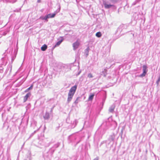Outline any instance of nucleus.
Instances as JSON below:
<instances>
[{"label":"nucleus","mask_w":160,"mask_h":160,"mask_svg":"<svg viewBox=\"0 0 160 160\" xmlns=\"http://www.w3.org/2000/svg\"><path fill=\"white\" fill-rule=\"evenodd\" d=\"M77 88V86L75 85L72 87L70 89L68 94V98L67 99V101L68 102H69L71 101L76 92Z\"/></svg>","instance_id":"f257e3e1"},{"label":"nucleus","mask_w":160,"mask_h":160,"mask_svg":"<svg viewBox=\"0 0 160 160\" xmlns=\"http://www.w3.org/2000/svg\"><path fill=\"white\" fill-rule=\"evenodd\" d=\"M143 73L140 75V76L143 77L145 76L148 71L147 67L146 65H143L142 67Z\"/></svg>","instance_id":"f03ea898"},{"label":"nucleus","mask_w":160,"mask_h":160,"mask_svg":"<svg viewBox=\"0 0 160 160\" xmlns=\"http://www.w3.org/2000/svg\"><path fill=\"white\" fill-rule=\"evenodd\" d=\"M103 3L104 7L106 8H109L112 7L114 6V5H111L109 4H108L106 2H103Z\"/></svg>","instance_id":"7ed1b4c3"},{"label":"nucleus","mask_w":160,"mask_h":160,"mask_svg":"<svg viewBox=\"0 0 160 160\" xmlns=\"http://www.w3.org/2000/svg\"><path fill=\"white\" fill-rule=\"evenodd\" d=\"M80 44V43L78 41H77L75 42L73 44V47L74 49H76L78 48V47L79 46V45Z\"/></svg>","instance_id":"20e7f679"},{"label":"nucleus","mask_w":160,"mask_h":160,"mask_svg":"<svg viewBox=\"0 0 160 160\" xmlns=\"http://www.w3.org/2000/svg\"><path fill=\"white\" fill-rule=\"evenodd\" d=\"M60 38H61V39L59 41H58L57 42V43L55 44V47H57L61 43V42H62V41L63 40V38L62 37H60Z\"/></svg>","instance_id":"39448f33"},{"label":"nucleus","mask_w":160,"mask_h":160,"mask_svg":"<svg viewBox=\"0 0 160 160\" xmlns=\"http://www.w3.org/2000/svg\"><path fill=\"white\" fill-rule=\"evenodd\" d=\"M56 14L55 13H53L52 14H48L46 17L45 19H47L48 18H53L55 17Z\"/></svg>","instance_id":"423d86ee"},{"label":"nucleus","mask_w":160,"mask_h":160,"mask_svg":"<svg viewBox=\"0 0 160 160\" xmlns=\"http://www.w3.org/2000/svg\"><path fill=\"white\" fill-rule=\"evenodd\" d=\"M95 95V94L94 93L90 94L88 98V101H92L93 98V97Z\"/></svg>","instance_id":"0eeeda50"},{"label":"nucleus","mask_w":160,"mask_h":160,"mask_svg":"<svg viewBox=\"0 0 160 160\" xmlns=\"http://www.w3.org/2000/svg\"><path fill=\"white\" fill-rule=\"evenodd\" d=\"M30 95V93H27L24 97L23 100L24 102H25L27 100L28 98L29 97Z\"/></svg>","instance_id":"6e6552de"},{"label":"nucleus","mask_w":160,"mask_h":160,"mask_svg":"<svg viewBox=\"0 0 160 160\" xmlns=\"http://www.w3.org/2000/svg\"><path fill=\"white\" fill-rule=\"evenodd\" d=\"M43 118L45 119H48L49 118V114L48 112H46L45 115L43 116Z\"/></svg>","instance_id":"1a4fd4ad"},{"label":"nucleus","mask_w":160,"mask_h":160,"mask_svg":"<svg viewBox=\"0 0 160 160\" xmlns=\"http://www.w3.org/2000/svg\"><path fill=\"white\" fill-rule=\"evenodd\" d=\"M47 48V46L46 44H44L41 48V49L42 51H45Z\"/></svg>","instance_id":"9d476101"},{"label":"nucleus","mask_w":160,"mask_h":160,"mask_svg":"<svg viewBox=\"0 0 160 160\" xmlns=\"http://www.w3.org/2000/svg\"><path fill=\"white\" fill-rule=\"evenodd\" d=\"M102 34L100 32H98L96 34V37L98 38H100L102 36Z\"/></svg>","instance_id":"9b49d317"},{"label":"nucleus","mask_w":160,"mask_h":160,"mask_svg":"<svg viewBox=\"0 0 160 160\" xmlns=\"http://www.w3.org/2000/svg\"><path fill=\"white\" fill-rule=\"evenodd\" d=\"M33 87V85H32L29 88H28L25 90V92H28L29 90L32 89Z\"/></svg>","instance_id":"f8f14e48"},{"label":"nucleus","mask_w":160,"mask_h":160,"mask_svg":"<svg viewBox=\"0 0 160 160\" xmlns=\"http://www.w3.org/2000/svg\"><path fill=\"white\" fill-rule=\"evenodd\" d=\"M88 76L89 78H92L93 77V76H92V74L91 73H89L88 74Z\"/></svg>","instance_id":"ddd939ff"},{"label":"nucleus","mask_w":160,"mask_h":160,"mask_svg":"<svg viewBox=\"0 0 160 160\" xmlns=\"http://www.w3.org/2000/svg\"><path fill=\"white\" fill-rule=\"evenodd\" d=\"M111 1L115 3L117 2L118 0H111Z\"/></svg>","instance_id":"4468645a"},{"label":"nucleus","mask_w":160,"mask_h":160,"mask_svg":"<svg viewBox=\"0 0 160 160\" xmlns=\"http://www.w3.org/2000/svg\"><path fill=\"white\" fill-rule=\"evenodd\" d=\"M98 160V158H95L93 160Z\"/></svg>","instance_id":"2eb2a0df"},{"label":"nucleus","mask_w":160,"mask_h":160,"mask_svg":"<svg viewBox=\"0 0 160 160\" xmlns=\"http://www.w3.org/2000/svg\"><path fill=\"white\" fill-rule=\"evenodd\" d=\"M113 109H111V110H110L109 111L110 112H112V111H113Z\"/></svg>","instance_id":"dca6fc26"}]
</instances>
